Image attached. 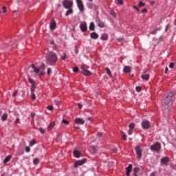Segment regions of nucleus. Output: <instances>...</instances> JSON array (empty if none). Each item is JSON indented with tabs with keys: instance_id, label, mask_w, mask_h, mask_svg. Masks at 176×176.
<instances>
[{
	"instance_id": "obj_1",
	"label": "nucleus",
	"mask_w": 176,
	"mask_h": 176,
	"mask_svg": "<svg viewBox=\"0 0 176 176\" xmlns=\"http://www.w3.org/2000/svg\"><path fill=\"white\" fill-rule=\"evenodd\" d=\"M45 60L47 65H56V63L58 61V56L56 52L51 51L47 54Z\"/></svg>"
},
{
	"instance_id": "obj_2",
	"label": "nucleus",
	"mask_w": 176,
	"mask_h": 176,
	"mask_svg": "<svg viewBox=\"0 0 176 176\" xmlns=\"http://www.w3.org/2000/svg\"><path fill=\"white\" fill-rule=\"evenodd\" d=\"M30 68H32L33 72H35L36 75H38V76H43L46 74V72H45V69L46 68V65L45 64L42 63L40 67H38L35 66L34 64H32L30 65Z\"/></svg>"
},
{
	"instance_id": "obj_3",
	"label": "nucleus",
	"mask_w": 176,
	"mask_h": 176,
	"mask_svg": "<svg viewBox=\"0 0 176 176\" xmlns=\"http://www.w3.org/2000/svg\"><path fill=\"white\" fill-rule=\"evenodd\" d=\"M28 80L30 82V83H31L32 85V87H31V98L32 100H36V96H35V94H34V92L35 91V89H36V83L35 82V80H32L31 78V77H28Z\"/></svg>"
},
{
	"instance_id": "obj_4",
	"label": "nucleus",
	"mask_w": 176,
	"mask_h": 176,
	"mask_svg": "<svg viewBox=\"0 0 176 176\" xmlns=\"http://www.w3.org/2000/svg\"><path fill=\"white\" fill-rule=\"evenodd\" d=\"M150 149L152 152H157V153H159L162 149V144H160L159 142H157L151 146Z\"/></svg>"
},
{
	"instance_id": "obj_5",
	"label": "nucleus",
	"mask_w": 176,
	"mask_h": 176,
	"mask_svg": "<svg viewBox=\"0 0 176 176\" xmlns=\"http://www.w3.org/2000/svg\"><path fill=\"white\" fill-rule=\"evenodd\" d=\"M62 5L65 9H70L74 8V1L72 0H64Z\"/></svg>"
},
{
	"instance_id": "obj_6",
	"label": "nucleus",
	"mask_w": 176,
	"mask_h": 176,
	"mask_svg": "<svg viewBox=\"0 0 176 176\" xmlns=\"http://www.w3.org/2000/svg\"><path fill=\"white\" fill-rule=\"evenodd\" d=\"M173 97H175V94L170 92L164 99V104H166V105H168V104L171 102V100H173Z\"/></svg>"
},
{
	"instance_id": "obj_7",
	"label": "nucleus",
	"mask_w": 176,
	"mask_h": 176,
	"mask_svg": "<svg viewBox=\"0 0 176 176\" xmlns=\"http://www.w3.org/2000/svg\"><path fill=\"white\" fill-rule=\"evenodd\" d=\"M76 3L80 13H85V4L82 0H76Z\"/></svg>"
},
{
	"instance_id": "obj_8",
	"label": "nucleus",
	"mask_w": 176,
	"mask_h": 176,
	"mask_svg": "<svg viewBox=\"0 0 176 176\" xmlns=\"http://www.w3.org/2000/svg\"><path fill=\"white\" fill-rule=\"evenodd\" d=\"M135 151L137 155L138 159H141L142 157V147L138 145L135 148Z\"/></svg>"
},
{
	"instance_id": "obj_9",
	"label": "nucleus",
	"mask_w": 176,
	"mask_h": 176,
	"mask_svg": "<svg viewBox=\"0 0 176 176\" xmlns=\"http://www.w3.org/2000/svg\"><path fill=\"white\" fill-rule=\"evenodd\" d=\"M142 127L143 130H149L151 127V122L147 120H143L142 122Z\"/></svg>"
},
{
	"instance_id": "obj_10",
	"label": "nucleus",
	"mask_w": 176,
	"mask_h": 176,
	"mask_svg": "<svg viewBox=\"0 0 176 176\" xmlns=\"http://www.w3.org/2000/svg\"><path fill=\"white\" fill-rule=\"evenodd\" d=\"M86 162H87V159L84 158L81 160H78L74 163V167L75 168H78V167H79V166H83V164H85V163H86Z\"/></svg>"
},
{
	"instance_id": "obj_11",
	"label": "nucleus",
	"mask_w": 176,
	"mask_h": 176,
	"mask_svg": "<svg viewBox=\"0 0 176 176\" xmlns=\"http://www.w3.org/2000/svg\"><path fill=\"white\" fill-rule=\"evenodd\" d=\"M80 28L82 32H86L87 31V24H86V22H82L80 25Z\"/></svg>"
},
{
	"instance_id": "obj_12",
	"label": "nucleus",
	"mask_w": 176,
	"mask_h": 176,
	"mask_svg": "<svg viewBox=\"0 0 176 176\" xmlns=\"http://www.w3.org/2000/svg\"><path fill=\"white\" fill-rule=\"evenodd\" d=\"M169 162H170V159H168V157H162L161 159V163L162 164H164V166H168Z\"/></svg>"
},
{
	"instance_id": "obj_13",
	"label": "nucleus",
	"mask_w": 176,
	"mask_h": 176,
	"mask_svg": "<svg viewBox=\"0 0 176 176\" xmlns=\"http://www.w3.org/2000/svg\"><path fill=\"white\" fill-rule=\"evenodd\" d=\"M56 27H57V23L54 19H52L50 23V28L51 30H56Z\"/></svg>"
},
{
	"instance_id": "obj_14",
	"label": "nucleus",
	"mask_w": 176,
	"mask_h": 176,
	"mask_svg": "<svg viewBox=\"0 0 176 176\" xmlns=\"http://www.w3.org/2000/svg\"><path fill=\"white\" fill-rule=\"evenodd\" d=\"M89 151L91 153H93V154H96L98 151V150L97 149V147L95 146H90L89 147Z\"/></svg>"
},
{
	"instance_id": "obj_15",
	"label": "nucleus",
	"mask_w": 176,
	"mask_h": 176,
	"mask_svg": "<svg viewBox=\"0 0 176 176\" xmlns=\"http://www.w3.org/2000/svg\"><path fill=\"white\" fill-rule=\"evenodd\" d=\"M131 170H133V165L129 164L128 167L126 168V175L130 176V173H131Z\"/></svg>"
},
{
	"instance_id": "obj_16",
	"label": "nucleus",
	"mask_w": 176,
	"mask_h": 176,
	"mask_svg": "<svg viewBox=\"0 0 176 176\" xmlns=\"http://www.w3.org/2000/svg\"><path fill=\"white\" fill-rule=\"evenodd\" d=\"M85 122V120L80 118H76L75 124H83Z\"/></svg>"
},
{
	"instance_id": "obj_17",
	"label": "nucleus",
	"mask_w": 176,
	"mask_h": 176,
	"mask_svg": "<svg viewBox=\"0 0 176 176\" xmlns=\"http://www.w3.org/2000/svg\"><path fill=\"white\" fill-rule=\"evenodd\" d=\"M74 14V8H67V10L65 12V15L66 17H68V16Z\"/></svg>"
},
{
	"instance_id": "obj_18",
	"label": "nucleus",
	"mask_w": 176,
	"mask_h": 176,
	"mask_svg": "<svg viewBox=\"0 0 176 176\" xmlns=\"http://www.w3.org/2000/svg\"><path fill=\"white\" fill-rule=\"evenodd\" d=\"M74 156V157H77L79 158L80 157V151H79L78 150H74L73 152Z\"/></svg>"
},
{
	"instance_id": "obj_19",
	"label": "nucleus",
	"mask_w": 176,
	"mask_h": 176,
	"mask_svg": "<svg viewBox=\"0 0 176 176\" xmlns=\"http://www.w3.org/2000/svg\"><path fill=\"white\" fill-rule=\"evenodd\" d=\"M98 27H99V28H104V27H105V23H104V21H102L101 20H98Z\"/></svg>"
},
{
	"instance_id": "obj_20",
	"label": "nucleus",
	"mask_w": 176,
	"mask_h": 176,
	"mask_svg": "<svg viewBox=\"0 0 176 176\" xmlns=\"http://www.w3.org/2000/svg\"><path fill=\"white\" fill-rule=\"evenodd\" d=\"M82 75H84V76H91V72L89 71L88 69L82 71Z\"/></svg>"
},
{
	"instance_id": "obj_21",
	"label": "nucleus",
	"mask_w": 176,
	"mask_h": 176,
	"mask_svg": "<svg viewBox=\"0 0 176 176\" xmlns=\"http://www.w3.org/2000/svg\"><path fill=\"white\" fill-rule=\"evenodd\" d=\"M108 38H109V36H108V34L104 33L101 35L100 39L102 41H108Z\"/></svg>"
},
{
	"instance_id": "obj_22",
	"label": "nucleus",
	"mask_w": 176,
	"mask_h": 176,
	"mask_svg": "<svg viewBox=\"0 0 176 176\" xmlns=\"http://www.w3.org/2000/svg\"><path fill=\"white\" fill-rule=\"evenodd\" d=\"M98 34L96 32H92L90 34V37L91 38V39H98Z\"/></svg>"
},
{
	"instance_id": "obj_23",
	"label": "nucleus",
	"mask_w": 176,
	"mask_h": 176,
	"mask_svg": "<svg viewBox=\"0 0 176 176\" xmlns=\"http://www.w3.org/2000/svg\"><path fill=\"white\" fill-rule=\"evenodd\" d=\"M141 78L143 80H149L150 76L149 74H144L141 76Z\"/></svg>"
},
{
	"instance_id": "obj_24",
	"label": "nucleus",
	"mask_w": 176,
	"mask_h": 176,
	"mask_svg": "<svg viewBox=\"0 0 176 176\" xmlns=\"http://www.w3.org/2000/svg\"><path fill=\"white\" fill-rule=\"evenodd\" d=\"M105 71L107 75L109 76V78H113L112 72H111V69H109V67H106Z\"/></svg>"
},
{
	"instance_id": "obj_25",
	"label": "nucleus",
	"mask_w": 176,
	"mask_h": 176,
	"mask_svg": "<svg viewBox=\"0 0 176 176\" xmlns=\"http://www.w3.org/2000/svg\"><path fill=\"white\" fill-rule=\"evenodd\" d=\"M124 72H125V74H129V72H131V69L129 66H126L124 68Z\"/></svg>"
},
{
	"instance_id": "obj_26",
	"label": "nucleus",
	"mask_w": 176,
	"mask_h": 176,
	"mask_svg": "<svg viewBox=\"0 0 176 176\" xmlns=\"http://www.w3.org/2000/svg\"><path fill=\"white\" fill-rule=\"evenodd\" d=\"M12 159V155H8L3 160V163L6 164L8 162H10V160Z\"/></svg>"
},
{
	"instance_id": "obj_27",
	"label": "nucleus",
	"mask_w": 176,
	"mask_h": 176,
	"mask_svg": "<svg viewBox=\"0 0 176 176\" xmlns=\"http://www.w3.org/2000/svg\"><path fill=\"white\" fill-rule=\"evenodd\" d=\"M39 163H41V160H39L38 157L33 160V164H34V166H37V164H39Z\"/></svg>"
},
{
	"instance_id": "obj_28",
	"label": "nucleus",
	"mask_w": 176,
	"mask_h": 176,
	"mask_svg": "<svg viewBox=\"0 0 176 176\" xmlns=\"http://www.w3.org/2000/svg\"><path fill=\"white\" fill-rule=\"evenodd\" d=\"M81 69L82 71H86V70L89 69V66H87V65H85V64H82L81 65Z\"/></svg>"
},
{
	"instance_id": "obj_29",
	"label": "nucleus",
	"mask_w": 176,
	"mask_h": 176,
	"mask_svg": "<svg viewBox=\"0 0 176 176\" xmlns=\"http://www.w3.org/2000/svg\"><path fill=\"white\" fill-rule=\"evenodd\" d=\"M54 126H56V123L54 122H51L48 125V130H52V129H53V127H54Z\"/></svg>"
},
{
	"instance_id": "obj_30",
	"label": "nucleus",
	"mask_w": 176,
	"mask_h": 176,
	"mask_svg": "<svg viewBox=\"0 0 176 176\" xmlns=\"http://www.w3.org/2000/svg\"><path fill=\"white\" fill-rule=\"evenodd\" d=\"M96 25H94V23L93 22H91L89 25V30L90 31H94Z\"/></svg>"
},
{
	"instance_id": "obj_31",
	"label": "nucleus",
	"mask_w": 176,
	"mask_h": 176,
	"mask_svg": "<svg viewBox=\"0 0 176 176\" xmlns=\"http://www.w3.org/2000/svg\"><path fill=\"white\" fill-rule=\"evenodd\" d=\"M6 119H8V113H3L1 116V120L3 122H5V120H6Z\"/></svg>"
},
{
	"instance_id": "obj_32",
	"label": "nucleus",
	"mask_w": 176,
	"mask_h": 176,
	"mask_svg": "<svg viewBox=\"0 0 176 176\" xmlns=\"http://www.w3.org/2000/svg\"><path fill=\"white\" fill-rule=\"evenodd\" d=\"M157 31H160V28H157L151 32V35H155L157 32Z\"/></svg>"
},
{
	"instance_id": "obj_33",
	"label": "nucleus",
	"mask_w": 176,
	"mask_h": 176,
	"mask_svg": "<svg viewBox=\"0 0 176 176\" xmlns=\"http://www.w3.org/2000/svg\"><path fill=\"white\" fill-rule=\"evenodd\" d=\"M110 14H111V16H113V17L114 18V19H116V12H115V11L114 10H111L110 11Z\"/></svg>"
},
{
	"instance_id": "obj_34",
	"label": "nucleus",
	"mask_w": 176,
	"mask_h": 176,
	"mask_svg": "<svg viewBox=\"0 0 176 176\" xmlns=\"http://www.w3.org/2000/svg\"><path fill=\"white\" fill-rule=\"evenodd\" d=\"M87 6L89 9H93L94 4L91 3H87Z\"/></svg>"
},
{
	"instance_id": "obj_35",
	"label": "nucleus",
	"mask_w": 176,
	"mask_h": 176,
	"mask_svg": "<svg viewBox=\"0 0 176 176\" xmlns=\"http://www.w3.org/2000/svg\"><path fill=\"white\" fill-rule=\"evenodd\" d=\"M30 146H34L36 144V141L35 140H32L30 142Z\"/></svg>"
},
{
	"instance_id": "obj_36",
	"label": "nucleus",
	"mask_w": 176,
	"mask_h": 176,
	"mask_svg": "<svg viewBox=\"0 0 176 176\" xmlns=\"http://www.w3.org/2000/svg\"><path fill=\"white\" fill-rule=\"evenodd\" d=\"M129 129L133 130V129H134V127H135V124H134V123H131V124H129Z\"/></svg>"
},
{
	"instance_id": "obj_37",
	"label": "nucleus",
	"mask_w": 176,
	"mask_h": 176,
	"mask_svg": "<svg viewBox=\"0 0 176 176\" xmlns=\"http://www.w3.org/2000/svg\"><path fill=\"white\" fill-rule=\"evenodd\" d=\"M73 72H75L76 74L79 72V67L78 66H76L73 68Z\"/></svg>"
},
{
	"instance_id": "obj_38",
	"label": "nucleus",
	"mask_w": 176,
	"mask_h": 176,
	"mask_svg": "<svg viewBox=\"0 0 176 176\" xmlns=\"http://www.w3.org/2000/svg\"><path fill=\"white\" fill-rule=\"evenodd\" d=\"M138 6H139L140 8H144V7L145 6V4H144V3L142 2V1H140V2H139V4H138Z\"/></svg>"
},
{
	"instance_id": "obj_39",
	"label": "nucleus",
	"mask_w": 176,
	"mask_h": 176,
	"mask_svg": "<svg viewBox=\"0 0 176 176\" xmlns=\"http://www.w3.org/2000/svg\"><path fill=\"white\" fill-rule=\"evenodd\" d=\"M47 109H48V111H53L54 109V107H53L52 105H50L47 107Z\"/></svg>"
},
{
	"instance_id": "obj_40",
	"label": "nucleus",
	"mask_w": 176,
	"mask_h": 176,
	"mask_svg": "<svg viewBox=\"0 0 176 176\" xmlns=\"http://www.w3.org/2000/svg\"><path fill=\"white\" fill-rule=\"evenodd\" d=\"M117 1H118L117 5H123V3H124L123 0H117Z\"/></svg>"
},
{
	"instance_id": "obj_41",
	"label": "nucleus",
	"mask_w": 176,
	"mask_h": 176,
	"mask_svg": "<svg viewBox=\"0 0 176 176\" xmlns=\"http://www.w3.org/2000/svg\"><path fill=\"white\" fill-rule=\"evenodd\" d=\"M140 171V168H138V167H135L133 168V173H138Z\"/></svg>"
},
{
	"instance_id": "obj_42",
	"label": "nucleus",
	"mask_w": 176,
	"mask_h": 176,
	"mask_svg": "<svg viewBox=\"0 0 176 176\" xmlns=\"http://www.w3.org/2000/svg\"><path fill=\"white\" fill-rule=\"evenodd\" d=\"M38 130H39L40 133H41V134H45V131L44 129L39 128Z\"/></svg>"
},
{
	"instance_id": "obj_43",
	"label": "nucleus",
	"mask_w": 176,
	"mask_h": 176,
	"mask_svg": "<svg viewBox=\"0 0 176 176\" xmlns=\"http://www.w3.org/2000/svg\"><path fill=\"white\" fill-rule=\"evenodd\" d=\"M62 123H64V124H69V121L67 120H63Z\"/></svg>"
},
{
	"instance_id": "obj_44",
	"label": "nucleus",
	"mask_w": 176,
	"mask_h": 176,
	"mask_svg": "<svg viewBox=\"0 0 176 176\" xmlns=\"http://www.w3.org/2000/svg\"><path fill=\"white\" fill-rule=\"evenodd\" d=\"M61 60H65L67 58V54L63 53V56L60 57Z\"/></svg>"
},
{
	"instance_id": "obj_45",
	"label": "nucleus",
	"mask_w": 176,
	"mask_h": 176,
	"mask_svg": "<svg viewBox=\"0 0 176 176\" xmlns=\"http://www.w3.org/2000/svg\"><path fill=\"white\" fill-rule=\"evenodd\" d=\"M54 104H55V105H59L61 104V101L57 100H54Z\"/></svg>"
},
{
	"instance_id": "obj_46",
	"label": "nucleus",
	"mask_w": 176,
	"mask_h": 176,
	"mask_svg": "<svg viewBox=\"0 0 176 176\" xmlns=\"http://www.w3.org/2000/svg\"><path fill=\"white\" fill-rule=\"evenodd\" d=\"M47 72L48 76H50V74H52V68H48Z\"/></svg>"
},
{
	"instance_id": "obj_47",
	"label": "nucleus",
	"mask_w": 176,
	"mask_h": 176,
	"mask_svg": "<svg viewBox=\"0 0 176 176\" xmlns=\"http://www.w3.org/2000/svg\"><path fill=\"white\" fill-rule=\"evenodd\" d=\"M175 65V64L174 63H170V64H169V68H171V69H173V68H174V66Z\"/></svg>"
},
{
	"instance_id": "obj_48",
	"label": "nucleus",
	"mask_w": 176,
	"mask_h": 176,
	"mask_svg": "<svg viewBox=\"0 0 176 176\" xmlns=\"http://www.w3.org/2000/svg\"><path fill=\"white\" fill-rule=\"evenodd\" d=\"M157 172L154 171L151 173L150 176H157Z\"/></svg>"
},
{
	"instance_id": "obj_49",
	"label": "nucleus",
	"mask_w": 176,
	"mask_h": 176,
	"mask_svg": "<svg viewBox=\"0 0 176 176\" xmlns=\"http://www.w3.org/2000/svg\"><path fill=\"white\" fill-rule=\"evenodd\" d=\"M18 93H19V91L15 90L14 92L12 94V96L16 97V96H17Z\"/></svg>"
},
{
	"instance_id": "obj_50",
	"label": "nucleus",
	"mask_w": 176,
	"mask_h": 176,
	"mask_svg": "<svg viewBox=\"0 0 176 176\" xmlns=\"http://www.w3.org/2000/svg\"><path fill=\"white\" fill-rule=\"evenodd\" d=\"M25 151L28 153L31 151V148H30V146L25 147Z\"/></svg>"
},
{
	"instance_id": "obj_51",
	"label": "nucleus",
	"mask_w": 176,
	"mask_h": 176,
	"mask_svg": "<svg viewBox=\"0 0 176 176\" xmlns=\"http://www.w3.org/2000/svg\"><path fill=\"white\" fill-rule=\"evenodd\" d=\"M135 90H136V91H138V92L141 91V90H142L141 87H140V86L136 87Z\"/></svg>"
},
{
	"instance_id": "obj_52",
	"label": "nucleus",
	"mask_w": 176,
	"mask_h": 176,
	"mask_svg": "<svg viewBox=\"0 0 176 176\" xmlns=\"http://www.w3.org/2000/svg\"><path fill=\"white\" fill-rule=\"evenodd\" d=\"M117 41H118V42H123V41H124V38H118Z\"/></svg>"
},
{
	"instance_id": "obj_53",
	"label": "nucleus",
	"mask_w": 176,
	"mask_h": 176,
	"mask_svg": "<svg viewBox=\"0 0 176 176\" xmlns=\"http://www.w3.org/2000/svg\"><path fill=\"white\" fill-rule=\"evenodd\" d=\"M141 12H142V13H148V9L144 8V9L142 10Z\"/></svg>"
},
{
	"instance_id": "obj_54",
	"label": "nucleus",
	"mask_w": 176,
	"mask_h": 176,
	"mask_svg": "<svg viewBox=\"0 0 176 176\" xmlns=\"http://www.w3.org/2000/svg\"><path fill=\"white\" fill-rule=\"evenodd\" d=\"M93 9H94L95 10H98V6L94 4V8Z\"/></svg>"
},
{
	"instance_id": "obj_55",
	"label": "nucleus",
	"mask_w": 176,
	"mask_h": 176,
	"mask_svg": "<svg viewBox=\"0 0 176 176\" xmlns=\"http://www.w3.org/2000/svg\"><path fill=\"white\" fill-rule=\"evenodd\" d=\"M133 9H135V10H137V12H140V8H138V7H137V6H134L133 7Z\"/></svg>"
},
{
	"instance_id": "obj_56",
	"label": "nucleus",
	"mask_w": 176,
	"mask_h": 176,
	"mask_svg": "<svg viewBox=\"0 0 176 176\" xmlns=\"http://www.w3.org/2000/svg\"><path fill=\"white\" fill-rule=\"evenodd\" d=\"M128 134L129 135H131V134H133V129H129L128 131Z\"/></svg>"
},
{
	"instance_id": "obj_57",
	"label": "nucleus",
	"mask_w": 176,
	"mask_h": 176,
	"mask_svg": "<svg viewBox=\"0 0 176 176\" xmlns=\"http://www.w3.org/2000/svg\"><path fill=\"white\" fill-rule=\"evenodd\" d=\"M97 136L101 138V137H102V133L101 132L98 133Z\"/></svg>"
},
{
	"instance_id": "obj_58",
	"label": "nucleus",
	"mask_w": 176,
	"mask_h": 176,
	"mask_svg": "<svg viewBox=\"0 0 176 176\" xmlns=\"http://www.w3.org/2000/svg\"><path fill=\"white\" fill-rule=\"evenodd\" d=\"M6 12H7L6 7V6H3V13H6Z\"/></svg>"
},
{
	"instance_id": "obj_59",
	"label": "nucleus",
	"mask_w": 176,
	"mask_h": 176,
	"mask_svg": "<svg viewBox=\"0 0 176 176\" xmlns=\"http://www.w3.org/2000/svg\"><path fill=\"white\" fill-rule=\"evenodd\" d=\"M17 123H20V118H16L15 120V124H17Z\"/></svg>"
},
{
	"instance_id": "obj_60",
	"label": "nucleus",
	"mask_w": 176,
	"mask_h": 176,
	"mask_svg": "<svg viewBox=\"0 0 176 176\" xmlns=\"http://www.w3.org/2000/svg\"><path fill=\"white\" fill-rule=\"evenodd\" d=\"M122 140H123V141H126V140H127L126 135H122Z\"/></svg>"
},
{
	"instance_id": "obj_61",
	"label": "nucleus",
	"mask_w": 176,
	"mask_h": 176,
	"mask_svg": "<svg viewBox=\"0 0 176 176\" xmlns=\"http://www.w3.org/2000/svg\"><path fill=\"white\" fill-rule=\"evenodd\" d=\"M78 108H79L80 109H82V108L83 107V106H82V104H80V103H78Z\"/></svg>"
},
{
	"instance_id": "obj_62",
	"label": "nucleus",
	"mask_w": 176,
	"mask_h": 176,
	"mask_svg": "<svg viewBox=\"0 0 176 176\" xmlns=\"http://www.w3.org/2000/svg\"><path fill=\"white\" fill-rule=\"evenodd\" d=\"M53 49H54V50H57V45L54 44Z\"/></svg>"
},
{
	"instance_id": "obj_63",
	"label": "nucleus",
	"mask_w": 176,
	"mask_h": 176,
	"mask_svg": "<svg viewBox=\"0 0 176 176\" xmlns=\"http://www.w3.org/2000/svg\"><path fill=\"white\" fill-rule=\"evenodd\" d=\"M31 118H32V119H34L35 118V113H31Z\"/></svg>"
},
{
	"instance_id": "obj_64",
	"label": "nucleus",
	"mask_w": 176,
	"mask_h": 176,
	"mask_svg": "<svg viewBox=\"0 0 176 176\" xmlns=\"http://www.w3.org/2000/svg\"><path fill=\"white\" fill-rule=\"evenodd\" d=\"M50 43L51 45H56V44L54 43V41H53V40H51V41H50Z\"/></svg>"
}]
</instances>
